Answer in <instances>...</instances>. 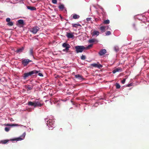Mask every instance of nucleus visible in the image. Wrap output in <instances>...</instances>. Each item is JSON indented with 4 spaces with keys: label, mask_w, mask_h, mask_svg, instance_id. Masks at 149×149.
<instances>
[{
    "label": "nucleus",
    "mask_w": 149,
    "mask_h": 149,
    "mask_svg": "<svg viewBox=\"0 0 149 149\" xmlns=\"http://www.w3.org/2000/svg\"><path fill=\"white\" fill-rule=\"evenodd\" d=\"M39 72H40V71H38L35 70L28 72L25 73L24 74L23 76V78L24 79H26L29 77L31 76L33 74L38 73Z\"/></svg>",
    "instance_id": "nucleus-1"
},
{
    "label": "nucleus",
    "mask_w": 149,
    "mask_h": 149,
    "mask_svg": "<svg viewBox=\"0 0 149 149\" xmlns=\"http://www.w3.org/2000/svg\"><path fill=\"white\" fill-rule=\"evenodd\" d=\"M48 119L47 118H45V121L47 120V124L49 127H54L55 126L54 121L52 119H49L47 120Z\"/></svg>",
    "instance_id": "nucleus-2"
},
{
    "label": "nucleus",
    "mask_w": 149,
    "mask_h": 149,
    "mask_svg": "<svg viewBox=\"0 0 149 149\" xmlns=\"http://www.w3.org/2000/svg\"><path fill=\"white\" fill-rule=\"evenodd\" d=\"M75 51L77 53H81L85 49V47L83 46H75Z\"/></svg>",
    "instance_id": "nucleus-3"
},
{
    "label": "nucleus",
    "mask_w": 149,
    "mask_h": 149,
    "mask_svg": "<svg viewBox=\"0 0 149 149\" xmlns=\"http://www.w3.org/2000/svg\"><path fill=\"white\" fill-rule=\"evenodd\" d=\"M62 47H63L65 48V49H63V51L68 52L69 50V48H70V46L68 44L66 43H64L62 44Z\"/></svg>",
    "instance_id": "nucleus-4"
},
{
    "label": "nucleus",
    "mask_w": 149,
    "mask_h": 149,
    "mask_svg": "<svg viewBox=\"0 0 149 149\" xmlns=\"http://www.w3.org/2000/svg\"><path fill=\"white\" fill-rule=\"evenodd\" d=\"M40 29V28L37 26H35L31 29L30 31L33 34H36Z\"/></svg>",
    "instance_id": "nucleus-5"
},
{
    "label": "nucleus",
    "mask_w": 149,
    "mask_h": 149,
    "mask_svg": "<svg viewBox=\"0 0 149 149\" xmlns=\"http://www.w3.org/2000/svg\"><path fill=\"white\" fill-rule=\"evenodd\" d=\"M35 107H41L43 105V104L41 103V101L39 99H36L35 101Z\"/></svg>",
    "instance_id": "nucleus-6"
},
{
    "label": "nucleus",
    "mask_w": 149,
    "mask_h": 149,
    "mask_svg": "<svg viewBox=\"0 0 149 149\" xmlns=\"http://www.w3.org/2000/svg\"><path fill=\"white\" fill-rule=\"evenodd\" d=\"M26 135L25 132H24L23 134L20 136V137L17 138L15 139H11V141H20L23 139L24 138V137Z\"/></svg>",
    "instance_id": "nucleus-7"
},
{
    "label": "nucleus",
    "mask_w": 149,
    "mask_h": 149,
    "mask_svg": "<svg viewBox=\"0 0 149 149\" xmlns=\"http://www.w3.org/2000/svg\"><path fill=\"white\" fill-rule=\"evenodd\" d=\"M31 61L29 59H24L22 61V64L24 66H26L29 63V62Z\"/></svg>",
    "instance_id": "nucleus-8"
},
{
    "label": "nucleus",
    "mask_w": 149,
    "mask_h": 149,
    "mask_svg": "<svg viewBox=\"0 0 149 149\" xmlns=\"http://www.w3.org/2000/svg\"><path fill=\"white\" fill-rule=\"evenodd\" d=\"M91 66H93L94 67L100 69L102 67V65L99 63L96 64L94 63L92 64H91Z\"/></svg>",
    "instance_id": "nucleus-9"
},
{
    "label": "nucleus",
    "mask_w": 149,
    "mask_h": 149,
    "mask_svg": "<svg viewBox=\"0 0 149 149\" xmlns=\"http://www.w3.org/2000/svg\"><path fill=\"white\" fill-rule=\"evenodd\" d=\"M99 34V32L98 31L94 30L91 33V35L92 36H98Z\"/></svg>",
    "instance_id": "nucleus-10"
},
{
    "label": "nucleus",
    "mask_w": 149,
    "mask_h": 149,
    "mask_svg": "<svg viewBox=\"0 0 149 149\" xmlns=\"http://www.w3.org/2000/svg\"><path fill=\"white\" fill-rule=\"evenodd\" d=\"M107 53V51L105 49H102L100 50L99 53L100 56H102Z\"/></svg>",
    "instance_id": "nucleus-11"
},
{
    "label": "nucleus",
    "mask_w": 149,
    "mask_h": 149,
    "mask_svg": "<svg viewBox=\"0 0 149 149\" xmlns=\"http://www.w3.org/2000/svg\"><path fill=\"white\" fill-rule=\"evenodd\" d=\"M66 36L68 38H72L74 37L73 33H67Z\"/></svg>",
    "instance_id": "nucleus-12"
},
{
    "label": "nucleus",
    "mask_w": 149,
    "mask_h": 149,
    "mask_svg": "<svg viewBox=\"0 0 149 149\" xmlns=\"http://www.w3.org/2000/svg\"><path fill=\"white\" fill-rule=\"evenodd\" d=\"M98 42V40L95 39H91L88 40V42L90 43H94L95 44H96Z\"/></svg>",
    "instance_id": "nucleus-13"
},
{
    "label": "nucleus",
    "mask_w": 149,
    "mask_h": 149,
    "mask_svg": "<svg viewBox=\"0 0 149 149\" xmlns=\"http://www.w3.org/2000/svg\"><path fill=\"white\" fill-rule=\"evenodd\" d=\"M122 71V69L121 68H116L112 72L113 74H115L116 72H121Z\"/></svg>",
    "instance_id": "nucleus-14"
},
{
    "label": "nucleus",
    "mask_w": 149,
    "mask_h": 149,
    "mask_svg": "<svg viewBox=\"0 0 149 149\" xmlns=\"http://www.w3.org/2000/svg\"><path fill=\"white\" fill-rule=\"evenodd\" d=\"M75 77L79 80H81L84 79L82 76L81 75L76 74L75 75Z\"/></svg>",
    "instance_id": "nucleus-15"
},
{
    "label": "nucleus",
    "mask_w": 149,
    "mask_h": 149,
    "mask_svg": "<svg viewBox=\"0 0 149 149\" xmlns=\"http://www.w3.org/2000/svg\"><path fill=\"white\" fill-rule=\"evenodd\" d=\"M28 104L30 106H33L35 107V101L33 102L29 101L28 102Z\"/></svg>",
    "instance_id": "nucleus-16"
},
{
    "label": "nucleus",
    "mask_w": 149,
    "mask_h": 149,
    "mask_svg": "<svg viewBox=\"0 0 149 149\" xmlns=\"http://www.w3.org/2000/svg\"><path fill=\"white\" fill-rule=\"evenodd\" d=\"M24 47H21V48L17 49L16 52L17 53H21L24 50Z\"/></svg>",
    "instance_id": "nucleus-17"
},
{
    "label": "nucleus",
    "mask_w": 149,
    "mask_h": 149,
    "mask_svg": "<svg viewBox=\"0 0 149 149\" xmlns=\"http://www.w3.org/2000/svg\"><path fill=\"white\" fill-rule=\"evenodd\" d=\"M27 8L28 9H30L31 10H36V8L34 7H32L31 6H27Z\"/></svg>",
    "instance_id": "nucleus-18"
},
{
    "label": "nucleus",
    "mask_w": 149,
    "mask_h": 149,
    "mask_svg": "<svg viewBox=\"0 0 149 149\" xmlns=\"http://www.w3.org/2000/svg\"><path fill=\"white\" fill-rule=\"evenodd\" d=\"M79 15L76 14H74L72 16L73 18L75 19H78L79 18Z\"/></svg>",
    "instance_id": "nucleus-19"
},
{
    "label": "nucleus",
    "mask_w": 149,
    "mask_h": 149,
    "mask_svg": "<svg viewBox=\"0 0 149 149\" xmlns=\"http://www.w3.org/2000/svg\"><path fill=\"white\" fill-rule=\"evenodd\" d=\"M106 27L105 26H101L100 28V29L101 30V32H104L105 31V29Z\"/></svg>",
    "instance_id": "nucleus-20"
},
{
    "label": "nucleus",
    "mask_w": 149,
    "mask_h": 149,
    "mask_svg": "<svg viewBox=\"0 0 149 149\" xmlns=\"http://www.w3.org/2000/svg\"><path fill=\"white\" fill-rule=\"evenodd\" d=\"M29 53L30 55L33 56V48H31L29 49Z\"/></svg>",
    "instance_id": "nucleus-21"
},
{
    "label": "nucleus",
    "mask_w": 149,
    "mask_h": 149,
    "mask_svg": "<svg viewBox=\"0 0 149 149\" xmlns=\"http://www.w3.org/2000/svg\"><path fill=\"white\" fill-rule=\"evenodd\" d=\"M9 141L8 140H1V143L2 144H5L7 143Z\"/></svg>",
    "instance_id": "nucleus-22"
},
{
    "label": "nucleus",
    "mask_w": 149,
    "mask_h": 149,
    "mask_svg": "<svg viewBox=\"0 0 149 149\" xmlns=\"http://www.w3.org/2000/svg\"><path fill=\"white\" fill-rule=\"evenodd\" d=\"M33 86L30 85H28L26 86V88L27 89V90H31L33 88Z\"/></svg>",
    "instance_id": "nucleus-23"
},
{
    "label": "nucleus",
    "mask_w": 149,
    "mask_h": 149,
    "mask_svg": "<svg viewBox=\"0 0 149 149\" xmlns=\"http://www.w3.org/2000/svg\"><path fill=\"white\" fill-rule=\"evenodd\" d=\"M18 22L19 24H24V20L22 19H20L18 21Z\"/></svg>",
    "instance_id": "nucleus-24"
},
{
    "label": "nucleus",
    "mask_w": 149,
    "mask_h": 149,
    "mask_svg": "<svg viewBox=\"0 0 149 149\" xmlns=\"http://www.w3.org/2000/svg\"><path fill=\"white\" fill-rule=\"evenodd\" d=\"M93 45V44H92L89 45L87 47H85V49H91V47H92Z\"/></svg>",
    "instance_id": "nucleus-25"
},
{
    "label": "nucleus",
    "mask_w": 149,
    "mask_h": 149,
    "mask_svg": "<svg viewBox=\"0 0 149 149\" xmlns=\"http://www.w3.org/2000/svg\"><path fill=\"white\" fill-rule=\"evenodd\" d=\"M6 125V126H18V125L17 124H8Z\"/></svg>",
    "instance_id": "nucleus-26"
},
{
    "label": "nucleus",
    "mask_w": 149,
    "mask_h": 149,
    "mask_svg": "<svg viewBox=\"0 0 149 149\" xmlns=\"http://www.w3.org/2000/svg\"><path fill=\"white\" fill-rule=\"evenodd\" d=\"M81 25L79 24H75L72 25L73 27H76L77 26H80Z\"/></svg>",
    "instance_id": "nucleus-27"
},
{
    "label": "nucleus",
    "mask_w": 149,
    "mask_h": 149,
    "mask_svg": "<svg viewBox=\"0 0 149 149\" xmlns=\"http://www.w3.org/2000/svg\"><path fill=\"white\" fill-rule=\"evenodd\" d=\"M58 8L60 9L63 10L64 8V6L63 4H61L58 6Z\"/></svg>",
    "instance_id": "nucleus-28"
},
{
    "label": "nucleus",
    "mask_w": 149,
    "mask_h": 149,
    "mask_svg": "<svg viewBox=\"0 0 149 149\" xmlns=\"http://www.w3.org/2000/svg\"><path fill=\"white\" fill-rule=\"evenodd\" d=\"M114 48L115 51L116 52H117L119 51V48L117 46H115Z\"/></svg>",
    "instance_id": "nucleus-29"
},
{
    "label": "nucleus",
    "mask_w": 149,
    "mask_h": 149,
    "mask_svg": "<svg viewBox=\"0 0 149 149\" xmlns=\"http://www.w3.org/2000/svg\"><path fill=\"white\" fill-rule=\"evenodd\" d=\"M116 88L117 89H119L120 87V85L118 83H116Z\"/></svg>",
    "instance_id": "nucleus-30"
},
{
    "label": "nucleus",
    "mask_w": 149,
    "mask_h": 149,
    "mask_svg": "<svg viewBox=\"0 0 149 149\" xmlns=\"http://www.w3.org/2000/svg\"><path fill=\"white\" fill-rule=\"evenodd\" d=\"M104 24H109L110 22V21L109 20H106L104 21Z\"/></svg>",
    "instance_id": "nucleus-31"
},
{
    "label": "nucleus",
    "mask_w": 149,
    "mask_h": 149,
    "mask_svg": "<svg viewBox=\"0 0 149 149\" xmlns=\"http://www.w3.org/2000/svg\"><path fill=\"white\" fill-rule=\"evenodd\" d=\"M7 25L9 26H12L13 25V23L12 22L10 21L8 23Z\"/></svg>",
    "instance_id": "nucleus-32"
},
{
    "label": "nucleus",
    "mask_w": 149,
    "mask_h": 149,
    "mask_svg": "<svg viewBox=\"0 0 149 149\" xmlns=\"http://www.w3.org/2000/svg\"><path fill=\"white\" fill-rule=\"evenodd\" d=\"M81 58L82 60H84L86 59V57L84 55H82L81 56Z\"/></svg>",
    "instance_id": "nucleus-33"
},
{
    "label": "nucleus",
    "mask_w": 149,
    "mask_h": 149,
    "mask_svg": "<svg viewBox=\"0 0 149 149\" xmlns=\"http://www.w3.org/2000/svg\"><path fill=\"white\" fill-rule=\"evenodd\" d=\"M9 130H10V128H9V127H6L5 128V130L7 132L9 131Z\"/></svg>",
    "instance_id": "nucleus-34"
},
{
    "label": "nucleus",
    "mask_w": 149,
    "mask_h": 149,
    "mask_svg": "<svg viewBox=\"0 0 149 149\" xmlns=\"http://www.w3.org/2000/svg\"><path fill=\"white\" fill-rule=\"evenodd\" d=\"M52 2L54 4H56L57 3V0H52Z\"/></svg>",
    "instance_id": "nucleus-35"
},
{
    "label": "nucleus",
    "mask_w": 149,
    "mask_h": 149,
    "mask_svg": "<svg viewBox=\"0 0 149 149\" xmlns=\"http://www.w3.org/2000/svg\"><path fill=\"white\" fill-rule=\"evenodd\" d=\"M106 35H109L111 34V33L110 31H107L106 32Z\"/></svg>",
    "instance_id": "nucleus-36"
},
{
    "label": "nucleus",
    "mask_w": 149,
    "mask_h": 149,
    "mask_svg": "<svg viewBox=\"0 0 149 149\" xmlns=\"http://www.w3.org/2000/svg\"><path fill=\"white\" fill-rule=\"evenodd\" d=\"M6 21L7 22H8L10 21V19L9 18H7L6 19Z\"/></svg>",
    "instance_id": "nucleus-37"
},
{
    "label": "nucleus",
    "mask_w": 149,
    "mask_h": 149,
    "mask_svg": "<svg viewBox=\"0 0 149 149\" xmlns=\"http://www.w3.org/2000/svg\"><path fill=\"white\" fill-rule=\"evenodd\" d=\"M125 79H123V80L121 81V83L123 84H124L125 81Z\"/></svg>",
    "instance_id": "nucleus-38"
},
{
    "label": "nucleus",
    "mask_w": 149,
    "mask_h": 149,
    "mask_svg": "<svg viewBox=\"0 0 149 149\" xmlns=\"http://www.w3.org/2000/svg\"><path fill=\"white\" fill-rule=\"evenodd\" d=\"M14 2H15L16 3H17L18 2H19L21 0H14Z\"/></svg>",
    "instance_id": "nucleus-39"
},
{
    "label": "nucleus",
    "mask_w": 149,
    "mask_h": 149,
    "mask_svg": "<svg viewBox=\"0 0 149 149\" xmlns=\"http://www.w3.org/2000/svg\"><path fill=\"white\" fill-rule=\"evenodd\" d=\"M38 73V75L39 76H40V77H43V75L41 73Z\"/></svg>",
    "instance_id": "nucleus-40"
},
{
    "label": "nucleus",
    "mask_w": 149,
    "mask_h": 149,
    "mask_svg": "<svg viewBox=\"0 0 149 149\" xmlns=\"http://www.w3.org/2000/svg\"><path fill=\"white\" fill-rule=\"evenodd\" d=\"M91 18L89 17V18H88L86 19V20L88 21H90L91 20Z\"/></svg>",
    "instance_id": "nucleus-41"
},
{
    "label": "nucleus",
    "mask_w": 149,
    "mask_h": 149,
    "mask_svg": "<svg viewBox=\"0 0 149 149\" xmlns=\"http://www.w3.org/2000/svg\"><path fill=\"white\" fill-rule=\"evenodd\" d=\"M128 86H129V85H128Z\"/></svg>",
    "instance_id": "nucleus-42"
},
{
    "label": "nucleus",
    "mask_w": 149,
    "mask_h": 149,
    "mask_svg": "<svg viewBox=\"0 0 149 149\" xmlns=\"http://www.w3.org/2000/svg\"><path fill=\"white\" fill-rule=\"evenodd\" d=\"M1 80V79H0V81Z\"/></svg>",
    "instance_id": "nucleus-43"
},
{
    "label": "nucleus",
    "mask_w": 149,
    "mask_h": 149,
    "mask_svg": "<svg viewBox=\"0 0 149 149\" xmlns=\"http://www.w3.org/2000/svg\"><path fill=\"white\" fill-rule=\"evenodd\" d=\"M148 22H149V21H148Z\"/></svg>",
    "instance_id": "nucleus-44"
}]
</instances>
